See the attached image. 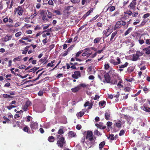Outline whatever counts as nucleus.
Listing matches in <instances>:
<instances>
[{
    "mask_svg": "<svg viewBox=\"0 0 150 150\" xmlns=\"http://www.w3.org/2000/svg\"><path fill=\"white\" fill-rule=\"evenodd\" d=\"M84 133L86 135V137L82 138L81 141L86 148L89 149L93 144L95 140L92 137V131H88L84 132Z\"/></svg>",
    "mask_w": 150,
    "mask_h": 150,
    "instance_id": "obj_1",
    "label": "nucleus"
},
{
    "mask_svg": "<svg viewBox=\"0 0 150 150\" xmlns=\"http://www.w3.org/2000/svg\"><path fill=\"white\" fill-rule=\"evenodd\" d=\"M7 93L9 94H4L2 95V97L6 99H12L14 98L13 96L15 95V92L14 91H10L7 92Z\"/></svg>",
    "mask_w": 150,
    "mask_h": 150,
    "instance_id": "obj_2",
    "label": "nucleus"
},
{
    "mask_svg": "<svg viewBox=\"0 0 150 150\" xmlns=\"http://www.w3.org/2000/svg\"><path fill=\"white\" fill-rule=\"evenodd\" d=\"M110 63L113 64L114 66L118 65L120 64V59L119 57H117L115 59H112L109 60Z\"/></svg>",
    "mask_w": 150,
    "mask_h": 150,
    "instance_id": "obj_3",
    "label": "nucleus"
},
{
    "mask_svg": "<svg viewBox=\"0 0 150 150\" xmlns=\"http://www.w3.org/2000/svg\"><path fill=\"white\" fill-rule=\"evenodd\" d=\"M65 143L66 142H65L64 140V138L63 137H62L60 138L59 140L57 141V144L58 146H59L62 148L63 145L65 144Z\"/></svg>",
    "mask_w": 150,
    "mask_h": 150,
    "instance_id": "obj_4",
    "label": "nucleus"
},
{
    "mask_svg": "<svg viewBox=\"0 0 150 150\" xmlns=\"http://www.w3.org/2000/svg\"><path fill=\"white\" fill-rule=\"evenodd\" d=\"M126 25V22L122 21H120L117 22L115 26V29L119 28L122 26H124Z\"/></svg>",
    "mask_w": 150,
    "mask_h": 150,
    "instance_id": "obj_5",
    "label": "nucleus"
},
{
    "mask_svg": "<svg viewBox=\"0 0 150 150\" xmlns=\"http://www.w3.org/2000/svg\"><path fill=\"white\" fill-rule=\"evenodd\" d=\"M15 13L18 14V15L21 16L23 13V10L21 8V6H19L17 8H15Z\"/></svg>",
    "mask_w": 150,
    "mask_h": 150,
    "instance_id": "obj_6",
    "label": "nucleus"
},
{
    "mask_svg": "<svg viewBox=\"0 0 150 150\" xmlns=\"http://www.w3.org/2000/svg\"><path fill=\"white\" fill-rule=\"evenodd\" d=\"M16 102L15 100L11 101L10 103H9V105L7 106V108L8 110H11L12 109L15 108L17 107V105H16Z\"/></svg>",
    "mask_w": 150,
    "mask_h": 150,
    "instance_id": "obj_7",
    "label": "nucleus"
},
{
    "mask_svg": "<svg viewBox=\"0 0 150 150\" xmlns=\"http://www.w3.org/2000/svg\"><path fill=\"white\" fill-rule=\"evenodd\" d=\"M81 76L80 72L78 71L74 72V74H72V77L74 79H77Z\"/></svg>",
    "mask_w": 150,
    "mask_h": 150,
    "instance_id": "obj_8",
    "label": "nucleus"
},
{
    "mask_svg": "<svg viewBox=\"0 0 150 150\" xmlns=\"http://www.w3.org/2000/svg\"><path fill=\"white\" fill-rule=\"evenodd\" d=\"M31 129L32 130H33L37 129L38 128V124L36 122H31L30 125Z\"/></svg>",
    "mask_w": 150,
    "mask_h": 150,
    "instance_id": "obj_9",
    "label": "nucleus"
},
{
    "mask_svg": "<svg viewBox=\"0 0 150 150\" xmlns=\"http://www.w3.org/2000/svg\"><path fill=\"white\" fill-rule=\"evenodd\" d=\"M104 80L103 82L104 83H109L110 81V77L108 74H106L104 75Z\"/></svg>",
    "mask_w": 150,
    "mask_h": 150,
    "instance_id": "obj_10",
    "label": "nucleus"
},
{
    "mask_svg": "<svg viewBox=\"0 0 150 150\" xmlns=\"http://www.w3.org/2000/svg\"><path fill=\"white\" fill-rule=\"evenodd\" d=\"M117 31H116L114 33H112V34H111V38H110V41L109 42H108L107 40H106V42L110 43H111L112 42L115 40V38H114V37L116 35H117Z\"/></svg>",
    "mask_w": 150,
    "mask_h": 150,
    "instance_id": "obj_11",
    "label": "nucleus"
},
{
    "mask_svg": "<svg viewBox=\"0 0 150 150\" xmlns=\"http://www.w3.org/2000/svg\"><path fill=\"white\" fill-rule=\"evenodd\" d=\"M104 117L105 119L107 120H109L110 117V111L108 110H107L105 111V114H104Z\"/></svg>",
    "mask_w": 150,
    "mask_h": 150,
    "instance_id": "obj_12",
    "label": "nucleus"
},
{
    "mask_svg": "<svg viewBox=\"0 0 150 150\" xmlns=\"http://www.w3.org/2000/svg\"><path fill=\"white\" fill-rule=\"evenodd\" d=\"M12 38V36L11 35H7L5 36V37L2 38V40L4 42H6L11 40Z\"/></svg>",
    "mask_w": 150,
    "mask_h": 150,
    "instance_id": "obj_13",
    "label": "nucleus"
},
{
    "mask_svg": "<svg viewBox=\"0 0 150 150\" xmlns=\"http://www.w3.org/2000/svg\"><path fill=\"white\" fill-rule=\"evenodd\" d=\"M136 4V2H132L129 5V7L131 9L134 10L135 8Z\"/></svg>",
    "mask_w": 150,
    "mask_h": 150,
    "instance_id": "obj_14",
    "label": "nucleus"
},
{
    "mask_svg": "<svg viewBox=\"0 0 150 150\" xmlns=\"http://www.w3.org/2000/svg\"><path fill=\"white\" fill-rule=\"evenodd\" d=\"M140 56H137L136 55H132L130 57L131 60L133 61H137L139 59V57Z\"/></svg>",
    "mask_w": 150,
    "mask_h": 150,
    "instance_id": "obj_15",
    "label": "nucleus"
},
{
    "mask_svg": "<svg viewBox=\"0 0 150 150\" xmlns=\"http://www.w3.org/2000/svg\"><path fill=\"white\" fill-rule=\"evenodd\" d=\"M142 110L147 112H150V108L147 107L143 106L141 107Z\"/></svg>",
    "mask_w": 150,
    "mask_h": 150,
    "instance_id": "obj_16",
    "label": "nucleus"
},
{
    "mask_svg": "<svg viewBox=\"0 0 150 150\" xmlns=\"http://www.w3.org/2000/svg\"><path fill=\"white\" fill-rule=\"evenodd\" d=\"M143 51L145 52L147 54H150V47L149 46L143 49Z\"/></svg>",
    "mask_w": 150,
    "mask_h": 150,
    "instance_id": "obj_17",
    "label": "nucleus"
},
{
    "mask_svg": "<svg viewBox=\"0 0 150 150\" xmlns=\"http://www.w3.org/2000/svg\"><path fill=\"white\" fill-rule=\"evenodd\" d=\"M93 11V8H91L89 10V11L87 12L85 14L83 15V18H85L86 17L90 15V14Z\"/></svg>",
    "mask_w": 150,
    "mask_h": 150,
    "instance_id": "obj_18",
    "label": "nucleus"
},
{
    "mask_svg": "<svg viewBox=\"0 0 150 150\" xmlns=\"http://www.w3.org/2000/svg\"><path fill=\"white\" fill-rule=\"evenodd\" d=\"M93 11V8H91L89 10V11L87 12L85 14L83 15V18H85L86 17L90 15V14Z\"/></svg>",
    "mask_w": 150,
    "mask_h": 150,
    "instance_id": "obj_19",
    "label": "nucleus"
},
{
    "mask_svg": "<svg viewBox=\"0 0 150 150\" xmlns=\"http://www.w3.org/2000/svg\"><path fill=\"white\" fill-rule=\"evenodd\" d=\"M69 136L71 137H75L76 136L75 132H74L70 131L69 132Z\"/></svg>",
    "mask_w": 150,
    "mask_h": 150,
    "instance_id": "obj_20",
    "label": "nucleus"
},
{
    "mask_svg": "<svg viewBox=\"0 0 150 150\" xmlns=\"http://www.w3.org/2000/svg\"><path fill=\"white\" fill-rule=\"evenodd\" d=\"M95 126L97 127L103 129H105L106 128V127L104 126L101 123H100L99 124H95Z\"/></svg>",
    "mask_w": 150,
    "mask_h": 150,
    "instance_id": "obj_21",
    "label": "nucleus"
},
{
    "mask_svg": "<svg viewBox=\"0 0 150 150\" xmlns=\"http://www.w3.org/2000/svg\"><path fill=\"white\" fill-rule=\"evenodd\" d=\"M87 106H88V109H91L92 108V105H91V103L89 102L88 101H87L84 104V107H86Z\"/></svg>",
    "mask_w": 150,
    "mask_h": 150,
    "instance_id": "obj_22",
    "label": "nucleus"
},
{
    "mask_svg": "<svg viewBox=\"0 0 150 150\" xmlns=\"http://www.w3.org/2000/svg\"><path fill=\"white\" fill-rule=\"evenodd\" d=\"M128 65V63L126 62L123 65H118V67H119L120 68H124L126 67Z\"/></svg>",
    "mask_w": 150,
    "mask_h": 150,
    "instance_id": "obj_23",
    "label": "nucleus"
},
{
    "mask_svg": "<svg viewBox=\"0 0 150 150\" xmlns=\"http://www.w3.org/2000/svg\"><path fill=\"white\" fill-rule=\"evenodd\" d=\"M84 114V111L83 110H82L79 113H77L76 114V116L78 117H81Z\"/></svg>",
    "mask_w": 150,
    "mask_h": 150,
    "instance_id": "obj_24",
    "label": "nucleus"
},
{
    "mask_svg": "<svg viewBox=\"0 0 150 150\" xmlns=\"http://www.w3.org/2000/svg\"><path fill=\"white\" fill-rule=\"evenodd\" d=\"M115 125L117 127L120 128L121 127V122L120 121H117L115 123Z\"/></svg>",
    "mask_w": 150,
    "mask_h": 150,
    "instance_id": "obj_25",
    "label": "nucleus"
},
{
    "mask_svg": "<svg viewBox=\"0 0 150 150\" xmlns=\"http://www.w3.org/2000/svg\"><path fill=\"white\" fill-rule=\"evenodd\" d=\"M101 38L97 37L94 40V43L97 44L99 42V41L101 40Z\"/></svg>",
    "mask_w": 150,
    "mask_h": 150,
    "instance_id": "obj_26",
    "label": "nucleus"
},
{
    "mask_svg": "<svg viewBox=\"0 0 150 150\" xmlns=\"http://www.w3.org/2000/svg\"><path fill=\"white\" fill-rule=\"evenodd\" d=\"M122 83V81L120 80L119 81L118 83H117V86L118 88L120 89L123 87V85L121 84Z\"/></svg>",
    "mask_w": 150,
    "mask_h": 150,
    "instance_id": "obj_27",
    "label": "nucleus"
},
{
    "mask_svg": "<svg viewBox=\"0 0 150 150\" xmlns=\"http://www.w3.org/2000/svg\"><path fill=\"white\" fill-rule=\"evenodd\" d=\"M55 62V60H53L50 63H48L47 65H46V67H52L54 65V64H53Z\"/></svg>",
    "mask_w": 150,
    "mask_h": 150,
    "instance_id": "obj_28",
    "label": "nucleus"
},
{
    "mask_svg": "<svg viewBox=\"0 0 150 150\" xmlns=\"http://www.w3.org/2000/svg\"><path fill=\"white\" fill-rule=\"evenodd\" d=\"M30 47V46H27L25 47L24 48V50H23L22 51V54H26V53H27V52H28V49Z\"/></svg>",
    "mask_w": 150,
    "mask_h": 150,
    "instance_id": "obj_29",
    "label": "nucleus"
},
{
    "mask_svg": "<svg viewBox=\"0 0 150 150\" xmlns=\"http://www.w3.org/2000/svg\"><path fill=\"white\" fill-rule=\"evenodd\" d=\"M80 89V88L79 87V86H77L75 88H72V91L74 92H76L79 91Z\"/></svg>",
    "mask_w": 150,
    "mask_h": 150,
    "instance_id": "obj_30",
    "label": "nucleus"
},
{
    "mask_svg": "<svg viewBox=\"0 0 150 150\" xmlns=\"http://www.w3.org/2000/svg\"><path fill=\"white\" fill-rule=\"evenodd\" d=\"M21 60V56H18L16 58H14L13 59V62H16L19 61Z\"/></svg>",
    "mask_w": 150,
    "mask_h": 150,
    "instance_id": "obj_31",
    "label": "nucleus"
},
{
    "mask_svg": "<svg viewBox=\"0 0 150 150\" xmlns=\"http://www.w3.org/2000/svg\"><path fill=\"white\" fill-rule=\"evenodd\" d=\"M53 13H56L57 15L58 16L61 15V11H60L59 10H54V11H53Z\"/></svg>",
    "mask_w": 150,
    "mask_h": 150,
    "instance_id": "obj_32",
    "label": "nucleus"
},
{
    "mask_svg": "<svg viewBox=\"0 0 150 150\" xmlns=\"http://www.w3.org/2000/svg\"><path fill=\"white\" fill-rule=\"evenodd\" d=\"M132 28H129L127 30H126V32H125V33H124V35H125L126 36L127 35H128L132 31Z\"/></svg>",
    "mask_w": 150,
    "mask_h": 150,
    "instance_id": "obj_33",
    "label": "nucleus"
},
{
    "mask_svg": "<svg viewBox=\"0 0 150 150\" xmlns=\"http://www.w3.org/2000/svg\"><path fill=\"white\" fill-rule=\"evenodd\" d=\"M127 121L128 123L130 124L133 121V118L130 117H127Z\"/></svg>",
    "mask_w": 150,
    "mask_h": 150,
    "instance_id": "obj_34",
    "label": "nucleus"
},
{
    "mask_svg": "<svg viewBox=\"0 0 150 150\" xmlns=\"http://www.w3.org/2000/svg\"><path fill=\"white\" fill-rule=\"evenodd\" d=\"M40 62L42 63H43L44 64H45L47 62V61L46 60V59L43 58L40 59Z\"/></svg>",
    "mask_w": 150,
    "mask_h": 150,
    "instance_id": "obj_35",
    "label": "nucleus"
},
{
    "mask_svg": "<svg viewBox=\"0 0 150 150\" xmlns=\"http://www.w3.org/2000/svg\"><path fill=\"white\" fill-rule=\"evenodd\" d=\"M142 55V52H141L139 51H137V53H136V54H133L132 55H136L138 56H141Z\"/></svg>",
    "mask_w": 150,
    "mask_h": 150,
    "instance_id": "obj_36",
    "label": "nucleus"
},
{
    "mask_svg": "<svg viewBox=\"0 0 150 150\" xmlns=\"http://www.w3.org/2000/svg\"><path fill=\"white\" fill-rule=\"evenodd\" d=\"M104 145H105V142H101V143L99 144V148L101 149L103 147Z\"/></svg>",
    "mask_w": 150,
    "mask_h": 150,
    "instance_id": "obj_37",
    "label": "nucleus"
},
{
    "mask_svg": "<svg viewBox=\"0 0 150 150\" xmlns=\"http://www.w3.org/2000/svg\"><path fill=\"white\" fill-rule=\"evenodd\" d=\"M21 123H20L18 121L16 122V124L13 125V127H18L20 128H21Z\"/></svg>",
    "mask_w": 150,
    "mask_h": 150,
    "instance_id": "obj_38",
    "label": "nucleus"
},
{
    "mask_svg": "<svg viewBox=\"0 0 150 150\" xmlns=\"http://www.w3.org/2000/svg\"><path fill=\"white\" fill-rule=\"evenodd\" d=\"M139 43L140 45H142L144 43V41L143 40V38L142 37H140V38H139Z\"/></svg>",
    "mask_w": 150,
    "mask_h": 150,
    "instance_id": "obj_39",
    "label": "nucleus"
},
{
    "mask_svg": "<svg viewBox=\"0 0 150 150\" xmlns=\"http://www.w3.org/2000/svg\"><path fill=\"white\" fill-rule=\"evenodd\" d=\"M29 106V105H22V109L24 111H27L28 107Z\"/></svg>",
    "mask_w": 150,
    "mask_h": 150,
    "instance_id": "obj_40",
    "label": "nucleus"
},
{
    "mask_svg": "<svg viewBox=\"0 0 150 150\" xmlns=\"http://www.w3.org/2000/svg\"><path fill=\"white\" fill-rule=\"evenodd\" d=\"M108 9L109 10V11L110 12H112L115 10V7L114 6H112L108 8Z\"/></svg>",
    "mask_w": 150,
    "mask_h": 150,
    "instance_id": "obj_41",
    "label": "nucleus"
},
{
    "mask_svg": "<svg viewBox=\"0 0 150 150\" xmlns=\"http://www.w3.org/2000/svg\"><path fill=\"white\" fill-rule=\"evenodd\" d=\"M117 83V81L116 80H111V81H110V82L107 83H110L112 84H116Z\"/></svg>",
    "mask_w": 150,
    "mask_h": 150,
    "instance_id": "obj_42",
    "label": "nucleus"
},
{
    "mask_svg": "<svg viewBox=\"0 0 150 150\" xmlns=\"http://www.w3.org/2000/svg\"><path fill=\"white\" fill-rule=\"evenodd\" d=\"M21 35V31H19L18 32V33H15V37L16 38H18L19 36H20Z\"/></svg>",
    "mask_w": 150,
    "mask_h": 150,
    "instance_id": "obj_43",
    "label": "nucleus"
},
{
    "mask_svg": "<svg viewBox=\"0 0 150 150\" xmlns=\"http://www.w3.org/2000/svg\"><path fill=\"white\" fill-rule=\"evenodd\" d=\"M54 137L52 136H51L49 137V139H48V140L50 142H54Z\"/></svg>",
    "mask_w": 150,
    "mask_h": 150,
    "instance_id": "obj_44",
    "label": "nucleus"
},
{
    "mask_svg": "<svg viewBox=\"0 0 150 150\" xmlns=\"http://www.w3.org/2000/svg\"><path fill=\"white\" fill-rule=\"evenodd\" d=\"M63 133V129L62 128H60L59 130H58V134H59L62 135Z\"/></svg>",
    "mask_w": 150,
    "mask_h": 150,
    "instance_id": "obj_45",
    "label": "nucleus"
},
{
    "mask_svg": "<svg viewBox=\"0 0 150 150\" xmlns=\"http://www.w3.org/2000/svg\"><path fill=\"white\" fill-rule=\"evenodd\" d=\"M146 21L145 20H144L142 21V23L140 24V25H139V27H141L142 26L144 25V24L146 23Z\"/></svg>",
    "mask_w": 150,
    "mask_h": 150,
    "instance_id": "obj_46",
    "label": "nucleus"
},
{
    "mask_svg": "<svg viewBox=\"0 0 150 150\" xmlns=\"http://www.w3.org/2000/svg\"><path fill=\"white\" fill-rule=\"evenodd\" d=\"M23 131L25 132H27L28 133H29L30 131H28V127L25 126L24 127V128H23Z\"/></svg>",
    "mask_w": 150,
    "mask_h": 150,
    "instance_id": "obj_47",
    "label": "nucleus"
},
{
    "mask_svg": "<svg viewBox=\"0 0 150 150\" xmlns=\"http://www.w3.org/2000/svg\"><path fill=\"white\" fill-rule=\"evenodd\" d=\"M87 86V85H86L84 83H82V84H81L79 85L78 86H79V88H80V87H81L85 88V87H86Z\"/></svg>",
    "mask_w": 150,
    "mask_h": 150,
    "instance_id": "obj_48",
    "label": "nucleus"
},
{
    "mask_svg": "<svg viewBox=\"0 0 150 150\" xmlns=\"http://www.w3.org/2000/svg\"><path fill=\"white\" fill-rule=\"evenodd\" d=\"M71 1L73 3L76 4L79 2V0H71Z\"/></svg>",
    "mask_w": 150,
    "mask_h": 150,
    "instance_id": "obj_49",
    "label": "nucleus"
},
{
    "mask_svg": "<svg viewBox=\"0 0 150 150\" xmlns=\"http://www.w3.org/2000/svg\"><path fill=\"white\" fill-rule=\"evenodd\" d=\"M98 16H99L98 15H96V16H95L94 17V18H92V19H91L90 20V22H92V21H95V20H96V19L97 18Z\"/></svg>",
    "mask_w": 150,
    "mask_h": 150,
    "instance_id": "obj_50",
    "label": "nucleus"
},
{
    "mask_svg": "<svg viewBox=\"0 0 150 150\" xmlns=\"http://www.w3.org/2000/svg\"><path fill=\"white\" fill-rule=\"evenodd\" d=\"M124 91L125 92H129L131 90V88L128 87H127L125 88L124 89Z\"/></svg>",
    "mask_w": 150,
    "mask_h": 150,
    "instance_id": "obj_51",
    "label": "nucleus"
},
{
    "mask_svg": "<svg viewBox=\"0 0 150 150\" xmlns=\"http://www.w3.org/2000/svg\"><path fill=\"white\" fill-rule=\"evenodd\" d=\"M125 131L123 130H121L120 131V133H119V135H120V136H121L123 135Z\"/></svg>",
    "mask_w": 150,
    "mask_h": 150,
    "instance_id": "obj_52",
    "label": "nucleus"
},
{
    "mask_svg": "<svg viewBox=\"0 0 150 150\" xmlns=\"http://www.w3.org/2000/svg\"><path fill=\"white\" fill-rule=\"evenodd\" d=\"M90 0H82V5H84L85 3L88 2Z\"/></svg>",
    "mask_w": 150,
    "mask_h": 150,
    "instance_id": "obj_53",
    "label": "nucleus"
},
{
    "mask_svg": "<svg viewBox=\"0 0 150 150\" xmlns=\"http://www.w3.org/2000/svg\"><path fill=\"white\" fill-rule=\"evenodd\" d=\"M18 42H19V43L21 44H24V45H27V43H25L24 41L21 40H18Z\"/></svg>",
    "mask_w": 150,
    "mask_h": 150,
    "instance_id": "obj_54",
    "label": "nucleus"
},
{
    "mask_svg": "<svg viewBox=\"0 0 150 150\" xmlns=\"http://www.w3.org/2000/svg\"><path fill=\"white\" fill-rule=\"evenodd\" d=\"M94 134L98 136L100 135V134L98 131L97 130H95Z\"/></svg>",
    "mask_w": 150,
    "mask_h": 150,
    "instance_id": "obj_55",
    "label": "nucleus"
},
{
    "mask_svg": "<svg viewBox=\"0 0 150 150\" xmlns=\"http://www.w3.org/2000/svg\"><path fill=\"white\" fill-rule=\"evenodd\" d=\"M82 51H80L76 53V54H75V57H76V58L78 57L79 55H80Z\"/></svg>",
    "mask_w": 150,
    "mask_h": 150,
    "instance_id": "obj_56",
    "label": "nucleus"
},
{
    "mask_svg": "<svg viewBox=\"0 0 150 150\" xmlns=\"http://www.w3.org/2000/svg\"><path fill=\"white\" fill-rule=\"evenodd\" d=\"M150 16V14L149 13H146L144 15V16H143V18H146Z\"/></svg>",
    "mask_w": 150,
    "mask_h": 150,
    "instance_id": "obj_57",
    "label": "nucleus"
},
{
    "mask_svg": "<svg viewBox=\"0 0 150 150\" xmlns=\"http://www.w3.org/2000/svg\"><path fill=\"white\" fill-rule=\"evenodd\" d=\"M25 68V66L24 65H21L18 67V69H24Z\"/></svg>",
    "mask_w": 150,
    "mask_h": 150,
    "instance_id": "obj_58",
    "label": "nucleus"
},
{
    "mask_svg": "<svg viewBox=\"0 0 150 150\" xmlns=\"http://www.w3.org/2000/svg\"><path fill=\"white\" fill-rule=\"evenodd\" d=\"M114 135L113 134H111L109 135V136L108 137V139H110V140H113L114 139Z\"/></svg>",
    "mask_w": 150,
    "mask_h": 150,
    "instance_id": "obj_59",
    "label": "nucleus"
},
{
    "mask_svg": "<svg viewBox=\"0 0 150 150\" xmlns=\"http://www.w3.org/2000/svg\"><path fill=\"white\" fill-rule=\"evenodd\" d=\"M69 51V49H67V51H66L64 52V53H63V55H62V56H65L66 55H67L68 54V52Z\"/></svg>",
    "mask_w": 150,
    "mask_h": 150,
    "instance_id": "obj_60",
    "label": "nucleus"
},
{
    "mask_svg": "<svg viewBox=\"0 0 150 150\" xmlns=\"http://www.w3.org/2000/svg\"><path fill=\"white\" fill-rule=\"evenodd\" d=\"M131 15H132L133 17H135L138 15V13L137 12H134Z\"/></svg>",
    "mask_w": 150,
    "mask_h": 150,
    "instance_id": "obj_61",
    "label": "nucleus"
},
{
    "mask_svg": "<svg viewBox=\"0 0 150 150\" xmlns=\"http://www.w3.org/2000/svg\"><path fill=\"white\" fill-rule=\"evenodd\" d=\"M105 104V102L104 101H101L99 103V105L101 106H103Z\"/></svg>",
    "mask_w": 150,
    "mask_h": 150,
    "instance_id": "obj_62",
    "label": "nucleus"
},
{
    "mask_svg": "<svg viewBox=\"0 0 150 150\" xmlns=\"http://www.w3.org/2000/svg\"><path fill=\"white\" fill-rule=\"evenodd\" d=\"M112 125V123L110 121H108L107 122V126L109 127Z\"/></svg>",
    "mask_w": 150,
    "mask_h": 150,
    "instance_id": "obj_63",
    "label": "nucleus"
},
{
    "mask_svg": "<svg viewBox=\"0 0 150 150\" xmlns=\"http://www.w3.org/2000/svg\"><path fill=\"white\" fill-rule=\"evenodd\" d=\"M146 44L148 45L150 44V39H147L146 40Z\"/></svg>",
    "mask_w": 150,
    "mask_h": 150,
    "instance_id": "obj_64",
    "label": "nucleus"
}]
</instances>
